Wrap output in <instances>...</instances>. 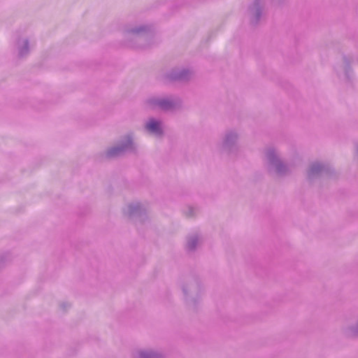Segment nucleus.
<instances>
[{
	"instance_id": "7ed1b4c3",
	"label": "nucleus",
	"mask_w": 358,
	"mask_h": 358,
	"mask_svg": "<svg viewBox=\"0 0 358 358\" xmlns=\"http://www.w3.org/2000/svg\"><path fill=\"white\" fill-rule=\"evenodd\" d=\"M159 104H160V106H161L162 107H163V108H166V103H165V102H161Z\"/></svg>"
},
{
	"instance_id": "f03ea898",
	"label": "nucleus",
	"mask_w": 358,
	"mask_h": 358,
	"mask_svg": "<svg viewBox=\"0 0 358 358\" xmlns=\"http://www.w3.org/2000/svg\"><path fill=\"white\" fill-rule=\"evenodd\" d=\"M117 149L112 150L109 152V155H113L116 152Z\"/></svg>"
},
{
	"instance_id": "f257e3e1",
	"label": "nucleus",
	"mask_w": 358,
	"mask_h": 358,
	"mask_svg": "<svg viewBox=\"0 0 358 358\" xmlns=\"http://www.w3.org/2000/svg\"><path fill=\"white\" fill-rule=\"evenodd\" d=\"M146 128L148 131L159 134L161 132L159 123L155 120H150L146 125Z\"/></svg>"
}]
</instances>
